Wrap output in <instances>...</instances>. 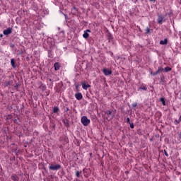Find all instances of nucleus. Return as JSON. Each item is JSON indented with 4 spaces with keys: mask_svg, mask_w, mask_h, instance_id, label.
Returning a JSON list of instances; mask_svg holds the SVG:
<instances>
[{
    "mask_svg": "<svg viewBox=\"0 0 181 181\" xmlns=\"http://www.w3.org/2000/svg\"><path fill=\"white\" fill-rule=\"evenodd\" d=\"M81 122L84 125V127H87L90 124V121L86 116H83L81 119Z\"/></svg>",
    "mask_w": 181,
    "mask_h": 181,
    "instance_id": "obj_1",
    "label": "nucleus"
},
{
    "mask_svg": "<svg viewBox=\"0 0 181 181\" xmlns=\"http://www.w3.org/2000/svg\"><path fill=\"white\" fill-rule=\"evenodd\" d=\"M157 22L159 23V25H162V23L165 22V17L162 15H158Z\"/></svg>",
    "mask_w": 181,
    "mask_h": 181,
    "instance_id": "obj_2",
    "label": "nucleus"
},
{
    "mask_svg": "<svg viewBox=\"0 0 181 181\" xmlns=\"http://www.w3.org/2000/svg\"><path fill=\"white\" fill-rule=\"evenodd\" d=\"M49 169H50V170H59V169H60V165H51L49 167Z\"/></svg>",
    "mask_w": 181,
    "mask_h": 181,
    "instance_id": "obj_3",
    "label": "nucleus"
},
{
    "mask_svg": "<svg viewBox=\"0 0 181 181\" xmlns=\"http://www.w3.org/2000/svg\"><path fill=\"white\" fill-rule=\"evenodd\" d=\"M103 74H105V76H110V74H111L112 72L111 71V70L105 68L103 70Z\"/></svg>",
    "mask_w": 181,
    "mask_h": 181,
    "instance_id": "obj_4",
    "label": "nucleus"
},
{
    "mask_svg": "<svg viewBox=\"0 0 181 181\" xmlns=\"http://www.w3.org/2000/svg\"><path fill=\"white\" fill-rule=\"evenodd\" d=\"M11 33H12V28H8L6 30H4V35H11Z\"/></svg>",
    "mask_w": 181,
    "mask_h": 181,
    "instance_id": "obj_5",
    "label": "nucleus"
},
{
    "mask_svg": "<svg viewBox=\"0 0 181 181\" xmlns=\"http://www.w3.org/2000/svg\"><path fill=\"white\" fill-rule=\"evenodd\" d=\"M106 115H107L106 118L107 119H108V121H110V119L112 118V113L110 110L106 112Z\"/></svg>",
    "mask_w": 181,
    "mask_h": 181,
    "instance_id": "obj_6",
    "label": "nucleus"
},
{
    "mask_svg": "<svg viewBox=\"0 0 181 181\" xmlns=\"http://www.w3.org/2000/svg\"><path fill=\"white\" fill-rule=\"evenodd\" d=\"M162 71H165V69L162 67H159L158 71L156 73H152L151 74H153V76H156V74H158Z\"/></svg>",
    "mask_w": 181,
    "mask_h": 181,
    "instance_id": "obj_7",
    "label": "nucleus"
},
{
    "mask_svg": "<svg viewBox=\"0 0 181 181\" xmlns=\"http://www.w3.org/2000/svg\"><path fill=\"white\" fill-rule=\"evenodd\" d=\"M90 30H87L86 31H84L83 37H84V39H87V37H88L89 35L88 33H90Z\"/></svg>",
    "mask_w": 181,
    "mask_h": 181,
    "instance_id": "obj_8",
    "label": "nucleus"
},
{
    "mask_svg": "<svg viewBox=\"0 0 181 181\" xmlns=\"http://www.w3.org/2000/svg\"><path fill=\"white\" fill-rule=\"evenodd\" d=\"M75 97L77 100H81V98H83V95H81V93H76Z\"/></svg>",
    "mask_w": 181,
    "mask_h": 181,
    "instance_id": "obj_9",
    "label": "nucleus"
},
{
    "mask_svg": "<svg viewBox=\"0 0 181 181\" xmlns=\"http://www.w3.org/2000/svg\"><path fill=\"white\" fill-rule=\"evenodd\" d=\"M88 88H90V85L88 84H86L84 83H82V88H83V90H87Z\"/></svg>",
    "mask_w": 181,
    "mask_h": 181,
    "instance_id": "obj_10",
    "label": "nucleus"
},
{
    "mask_svg": "<svg viewBox=\"0 0 181 181\" xmlns=\"http://www.w3.org/2000/svg\"><path fill=\"white\" fill-rule=\"evenodd\" d=\"M54 69L56 71L59 70V69H60V64H59V63H55L54 64Z\"/></svg>",
    "mask_w": 181,
    "mask_h": 181,
    "instance_id": "obj_11",
    "label": "nucleus"
},
{
    "mask_svg": "<svg viewBox=\"0 0 181 181\" xmlns=\"http://www.w3.org/2000/svg\"><path fill=\"white\" fill-rule=\"evenodd\" d=\"M168 43V40L167 39H165L163 40H161L160 42V45H166Z\"/></svg>",
    "mask_w": 181,
    "mask_h": 181,
    "instance_id": "obj_12",
    "label": "nucleus"
},
{
    "mask_svg": "<svg viewBox=\"0 0 181 181\" xmlns=\"http://www.w3.org/2000/svg\"><path fill=\"white\" fill-rule=\"evenodd\" d=\"M170 70H172V68L169 67V66H167L164 69V71L165 73H167V71H170Z\"/></svg>",
    "mask_w": 181,
    "mask_h": 181,
    "instance_id": "obj_13",
    "label": "nucleus"
},
{
    "mask_svg": "<svg viewBox=\"0 0 181 181\" xmlns=\"http://www.w3.org/2000/svg\"><path fill=\"white\" fill-rule=\"evenodd\" d=\"M11 64L13 67H15V59H11Z\"/></svg>",
    "mask_w": 181,
    "mask_h": 181,
    "instance_id": "obj_14",
    "label": "nucleus"
},
{
    "mask_svg": "<svg viewBox=\"0 0 181 181\" xmlns=\"http://www.w3.org/2000/svg\"><path fill=\"white\" fill-rule=\"evenodd\" d=\"M160 101L162 103L163 105H166V103L165 102V99L164 98H160Z\"/></svg>",
    "mask_w": 181,
    "mask_h": 181,
    "instance_id": "obj_15",
    "label": "nucleus"
},
{
    "mask_svg": "<svg viewBox=\"0 0 181 181\" xmlns=\"http://www.w3.org/2000/svg\"><path fill=\"white\" fill-rule=\"evenodd\" d=\"M81 174V172H80V171H76V176L77 177H80V175Z\"/></svg>",
    "mask_w": 181,
    "mask_h": 181,
    "instance_id": "obj_16",
    "label": "nucleus"
},
{
    "mask_svg": "<svg viewBox=\"0 0 181 181\" xmlns=\"http://www.w3.org/2000/svg\"><path fill=\"white\" fill-rule=\"evenodd\" d=\"M53 111H54V112H57V111H59V108H57V107H54Z\"/></svg>",
    "mask_w": 181,
    "mask_h": 181,
    "instance_id": "obj_17",
    "label": "nucleus"
},
{
    "mask_svg": "<svg viewBox=\"0 0 181 181\" xmlns=\"http://www.w3.org/2000/svg\"><path fill=\"white\" fill-rule=\"evenodd\" d=\"M146 90V86H143V87H141V88H140V90Z\"/></svg>",
    "mask_w": 181,
    "mask_h": 181,
    "instance_id": "obj_18",
    "label": "nucleus"
},
{
    "mask_svg": "<svg viewBox=\"0 0 181 181\" xmlns=\"http://www.w3.org/2000/svg\"><path fill=\"white\" fill-rule=\"evenodd\" d=\"M149 31H150L149 28H147V29L146 30V33H149Z\"/></svg>",
    "mask_w": 181,
    "mask_h": 181,
    "instance_id": "obj_19",
    "label": "nucleus"
},
{
    "mask_svg": "<svg viewBox=\"0 0 181 181\" xmlns=\"http://www.w3.org/2000/svg\"><path fill=\"white\" fill-rule=\"evenodd\" d=\"M130 127H131V128H134V125L133 124H131Z\"/></svg>",
    "mask_w": 181,
    "mask_h": 181,
    "instance_id": "obj_20",
    "label": "nucleus"
},
{
    "mask_svg": "<svg viewBox=\"0 0 181 181\" xmlns=\"http://www.w3.org/2000/svg\"><path fill=\"white\" fill-rule=\"evenodd\" d=\"M175 122H177V124H179V120L175 121Z\"/></svg>",
    "mask_w": 181,
    "mask_h": 181,
    "instance_id": "obj_21",
    "label": "nucleus"
},
{
    "mask_svg": "<svg viewBox=\"0 0 181 181\" xmlns=\"http://www.w3.org/2000/svg\"><path fill=\"white\" fill-rule=\"evenodd\" d=\"M179 135H180V136H179L180 139H181V133Z\"/></svg>",
    "mask_w": 181,
    "mask_h": 181,
    "instance_id": "obj_22",
    "label": "nucleus"
},
{
    "mask_svg": "<svg viewBox=\"0 0 181 181\" xmlns=\"http://www.w3.org/2000/svg\"><path fill=\"white\" fill-rule=\"evenodd\" d=\"M127 122H129V118H127Z\"/></svg>",
    "mask_w": 181,
    "mask_h": 181,
    "instance_id": "obj_23",
    "label": "nucleus"
},
{
    "mask_svg": "<svg viewBox=\"0 0 181 181\" xmlns=\"http://www.w3.org/2000/svg\"><path fill=\"white\" fill-rule=\"evenodd\" d=\"M2 36H3L2 34H1V35H0V37H2Z\"/></svg>",
    "mask_w": 181,
    "mask_h": 181,
    "instance_id": "obj_24",
    "label": "nucleus"
},
{
    "mask_svg": "<svg viewBox=\"0 0 181 181\" xmlns=\"http://www.w3.org/2000/svg\"><path fill=\"white\" fill-rule=\"evenodd\" d=\"M165 154L166 155V156H168V153H166V152L165 153Z\"/></svg>",
    "mask_w": 181,
    "mask_h": 181,
    "instance_id": "obj_25",
    "label": "nucleus"
},
{
    "mask_svg": "<svg viewBox=\"0 0 181 181\" xmlns=\"http://www.w3.org/2000/svg\"><path fill=\"white\" fill-rule=\"evenodd\" d=\"M151 1H155V0H150Z\"/></svg>",
    "mask_w": 181,
    "mask_h": 181,
    "instance_id": "obj_26",
    "label": "nucleus"
}]
</instances>
